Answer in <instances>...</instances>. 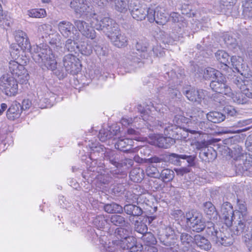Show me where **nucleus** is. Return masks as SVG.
Here are the masks:
<instances>
[{
  "instance_id": "14",
  "label": "nucleus",
  "mask_w": 252,
  "mask_h": 252,
  "mask_svg": "<svg viewBox=\"0 0 252 252\" xmlns=\"http://www.w3.org/2000/svg\"><path fill=\"white\" fill-rule=\"evenodd\" d=\"M137 1L131 0L129 3V11L132 17L138 21H141L147 17L149 21L150 8L138 5Z\"/></svg>"
},
{
  "instance_id": "44",
  "label": "nucleus",
  "mask_w": 252,
  "mask_h": 252,
  "mask_svg": "<svg viewBox=\"0 0 252 252\" xmlns=\"http://www.w3.org/2000/svg\"><path fill=\"white\" fill-rule=\"evenodd\" d=\"M94 42L93 41L92 43L83 42V44L81 45V46H79L78 50L83 55L86 56L91 55L93 52V46L94 47Z\"/></svg>"
},
{
  "instance_id": "21",
  "label": "nucleus",
  "mask_w": 252,
  "mask_h": 252,
  "mask_svg": "<svg viewBox=\"0 0 252 252\" xmlns=\"http://www.w3.org/2000/svg\"><path fill=\"white\" fill-rule=\"evenodd\" d=\"M159 233V238L165 245H171L174 242V240L177 239L174 230L170 226L165 227L160 230Z\"/></svg>"
},
{
  "instance_id": "60",
  "label": "nucleus",
  "mask_w": 252,
  "mask_h": 252,
  "mask_svg": "<svg viewBox=\"0 0 252 252\" xmlns=\"http://www.w3.org/2000/svg\"><path fill=\"white\" fill-rule=\"evenodd\" d=\"M60 34L54 31V33L51 34L50 37H49L50 38V43L51 45H57V43L60 41Z\"/></svg>"
},
{
  "instance_id": "36",
  "label": "nucleus",
  "mask_w": 252,
  "mask_h": 252,
  "mask_svg": "<svg viewBox=\"0 0 252 252\" xmlns=\"http://www.w3.org/2000/svg\"><path fill=\"white\" fill-rule=\"evenodd\" d=\"M129 177L134 182H140L144 178L143 170L140 168H133L130 172Z\"/></svg>"
},
{
  "instance_id": "57",
  "label": "nucleus",
  "mask_w": 252,
  "mask_h": 252,
  "mask_svg": "<svg viewBox=\"0 0 252 252\" xmlns=\"http://www.w3.org/2000/svg\"><path fill=\"white\" fill-rule=\"evenodd\" d=\"M183 155H178L176 154H171L169 155V161L175 165H179L180 163V159H182Z\"/></svg>"
},
{
  "instance_id": "18",
  "label": "nucleus",
  "mask_w": 252,
  "mask_h": 252,
  "mask_svg": "<svg viewBox=\"0 0 252 252\" xmlns=\"http://www.w3.org/2000/svg\"><path fill=\"white\" fill-rule=\"evenodd\" d=\"M113 32L108 33L107 36L112 44L118 48L124 47L127 44V38L125 34L119 30V27H114Z\"/></svg>"
},
{
  "instance_id": "15",
  "label": "nucleus",
  "mask_w": 252,
  "mask_h": 252,
  "mask_svg": "<svg viewBox=\"0 0 252 252\" xmlns=\"http://www.w3.org/2000/svg\"><path fill=\"white\" fill-rule=\"evenodd\" d=\"M234 83L246 96L252 98V75L250 73L243 78L235 79Z\"/></svg>"
},
{
  "instance_id": "9",
  "label": "nucleus",
  "mask_w": 252,
  "mask_h": 252,
  "mask_svg": "<svg viewBox=\"0 0 252 252\" xmlns=\"http://www.w3.org/2000/svg\"><path fill=\"white\" fill-rule=\"evenodd\" d=\"M91 24L96 30L103 31L107 36L108 33L113 32L114 27H118V24L112 19L109 17L102 18L95 14L91 18Z\"/></svg>"
},
{
  "instance_id": "28",
  "label": "nucleus",
  "mask_w": 252,
  "mask_h": 252,
  "mask_svg": "<svg viewBox=\"0 0 252 252\" xmlns=\"http://www.w3.org/2000/svg\"><path fill=\"white\" fill-rule=\"evenodd\" d=\"M203 210L206 217L211 220H218V214L215 206L211 202L204 203Z\"/></svg>"
},
{
  "instance_id": "19",
  "label": "nucleus",
  "mask_w": 252,
  "mask_h": 252,
  "mask_svg": "<svg viewBox=\"0 0 252 252\" xmlns=\"http://www.w3.org/2000/svg\"><path fill=\"white\" fill-rule=\"evenodd\" d=\"M184 94L187 98L191 101L200 103L202 99H204L207 94V91L202 89H195V88H186L184 89Z\"/></svg>"
},
{
  "instance_id": "41",
  "label": "nucleus",
  "mask_w": 252,
  "mask_h": 252,
  "mask_svg": "<svg viewBox=\"0 0 252 252\" xmlns=\"http://www.w3.org/2000/svg\"><path fill=\"white\" fill-rule=\"evenodd\" d=\"M130 230L123 227L117 228L115 231V235L116 237L115 240H124L127 239L129 236Z\"/></svg>"
},
{
  "instance_id": "49",
  "label": "nucleus",
  "mask_w": 252,
  "mask_h": 252,
  "mask_svg": "<svg viewBox=\"0 0 252 252\" xmlns=\"http://www.w3.org/2000/svg\"><path fill=\"white\" fill-rule=\"evenodd\" d=\"M141 239L147 245H155L157 242L154 236L150 232H147L143 235Z\"/></svg>"
},
{
  "instance_id": "40",
  "label": "nucleus",
  "mask_w": 252,
  "mask_h": 252,
  "mask_svg": "<svg viewBox=\"0 0 252 252\" xmlns=\"http://www.w3.org/2000/svg\"><path fill=\"white\" fill-rule=\"evenodd\" d=\"M227 96L231 98L234 102L237 104H245L248 101V97L243 94L242 91H241V92L236 93L235 94L232 92V95L231 96Z\"/></svg>"
},
{
  "instance_id": "51",
  "label": "nucleus",
  "mask_w": 252,
  "mask_h": 252,
  "mask_svg": "<svg viewBox=\"0 0 252 252\" xmlns=\"http://www.w3.org/2000/svg\"><path fill=\"white\" fill-rule=\"evenodd\" d=\"M135 229L137 232L142 234V235L147 233L148 231L147 225L142 221H136L135 222Z\"/></svg>"
},
{
  "instance_id": "62",
  "label": "nucleus",
  "mask_w": 252,
  "mask_h": 252,
  "mask_svg": "<svg viewBox=\"0 0 252 252\" xmlns=\"http://www.w3.org/2000/svg\"><path fill=\"white\" fill-rule=\"evenodd\" d=\"M90 3L100 8H103L107 5L106 0H89Z\"/></svg>"
},
{
  "instance_id": "7",
  "label": "nucleus",
  "mask_w": 252,
  "mask_h": 252,
  "mask_svg": "<svg viewBox=\"0 0 252 252\" xmlns=\"http://www.w3.org/2000/svg\"><path fill=\"white\" fill-rule=\"evenodd\" d=\"M188 119L182 115H177L173 120L174 124L170 123H161L155 119L157 125L154 127L159 126L164 128V133L176 138V135H178L182 129L184 131Z\"/></svg>"
},
{
  "instance_id": "47",
  "label": "nucleus",
  "mask_w": 252,
  "mask_h": 252,
  "mask_svg": "<svg viewBox=\"0 0 252 252\" xmlns=\"http://www.w3.org/2000/svg\"><path fill=\"white\" fill-rule=\"evenodd\" d=\"M110 222L116 226H123L125 224V218L120 215H114L110 218Z\"/></svg>"
},
{
  "instance_id": "1",
  "label": "nucleus",
  "mask_w": 252,
  "mask_h": 252,
  "mask_svg": "<svg viewBox=\"0 0 252 252\" xmlns=\"http://www.w3.org/2000/svg\"><path fill=\"white\" fill-rule=\"evenodd\" d=\"M14 35L21 49L24 52H29L36 63L41 66H47L52 69L55 68L56 62L51 48L47 44L31 46L27 34L22 30L15 31Z\"/></svg>"
},
{
  "instance_id": "45",
  "label": "nucleus",
  "mask_w": 252,
  "mask_h": 252,
  "mask_svg": "<svg viewBox=\"0 0 252 252\" xmlns=\"http://www.w3.org/2000/svg\"><path fill=\"white\" fill-rule=\"evenodd\" d=\"M94 224L98 229H102L107 223V219L104 215L96 216L94 220Z\"/></svg>"
},
{
  "instance_id": "34",
  "label": "nucleus",
  "mask_w": 252,
  "mask_h": 252,
  "mask_svg": "<svg viewBox=\"0 0 252 252\" xmlns=\"http://www.w3.org/2000/svg\"><path fill=\"white\" fill-rule=\"evenodd\" d=\"M222 73L212 67L206 68L203 72V77L206 80L216 79Z\"/></svg>"
},
{
  "instance_id": "37",
  "label": "nucleus",
  "mask_w": 252,
  "mask_h": 252,
  "mask_svg": "<svg viewBox=\"0 0 252 252\" xmlns=\"http://www.w3.org/2000/svg\"><path fill=\"white\" fill-rule=\"evenodd\" d=\"M27 15L31 18H41L45 17L47 13L43 8H35L27 10Z\"/></svg>"
},
{
  "instance_id": "61",
  "label": "nucleus",
  "mask_w": 252,
  "mask_h": 252,
  "mask_svg": "<svg viewBox=\"0 0 252 252\" xmlns=\"http://www.w3.org/2000/svg\"><path fill=\"white\" fill-rule=\"evenodd\" d=\"M167 92L169 96L172 99L178 97L180 95V93L177 88H169Z\"/></svg>"
},
{
  "instance_id": "38",
  "label": "nucleus",
  "mask_w": 252,
  "mask_h": 252,
  "mask_svg": "<svg viewBox=\"0 0 252 252\" xmlns=\"http://www.w3.org/2000/svg\"><path fill=\"white\" fill-rule=\"evenodd\" d=\"M104 209L105 212L110 214H121L123 212V207L116 203L106 204L104 206Z\"/></svg>"
},
{
  "instance_id": "26",
  "label": "nucleus",
  "mask_w": 252,
  "mask_h": 252,
  "mask_svg": "<svg viewBox=\"0 0 252 252\" xmlns=\"http://www.w3.org/2000/svg\"><path fill=\"white\" fill-rule=\"evenodd\" d=\"M21 113L20 103L15 101L12 103L6 111V117L10 121H14L20 117Z\"/></svg>"
},
{
  "instance_id": "31",
  "label": "nucleus",
  "mask_w": 252,
  "mask_h": 252,
  "mask_svg": "<svg viewBox=\"0 0 252 252\" xmlns=\"http://www.w3.org/2000/svg\"><path fill=\"white\" fill-rule=\"evenodd\" d=\"M205 114L202 111H198L197 119H196V121H197V125H194L193 126L195 129L199 130V132H197V133L201 134V130L206 131L209 127L208 123L201 121L202 118L205 117Z\"/></svg>"
},
{
  "instance_id": "17",
  "label": "nucleus",
  "mask_w": 252,
  "mask_h": 252,
  "mask_svg": "<svg viewBox=\"0 0 252 252\" xmlns=\"http://www.w3.org/2000/svg\"><path fill=\"white\" fill-rule=\"evenodd\" d=\"M231 65L235 71L240 73L241 76L237 77L238 78H243L247 76L249 72V66L244 62V59L240 56H233L231 58Z\"/></svg>"
},
{
  "instance_id": "13",
  "label": "nucleus",
  "mask_w": 252,
  "mask_h": 252,
  "mask_svg": "<svg viewBox=\"0 0 252 252\" xmlns=\"http://www.w3.org/2000/svg\"><path fill=\"white\" fill-rule=\"evenodd\" d=\"M210 87L214 92L227 96L232 95L231 88L226 84L225 77L221 74L216 79L213 80L210 83Z\"/></svg>"
},
{
  "instance_id": "30",
  "label": "nucleus",
  "mask_w": 252,
  "mask_h": 252,
  "mask_svg": "<svg viewBox=\"0 0 252 252\" xmlns=\"http://www.w3.org/2000/svg\"><path fill=\"white\" fill-rule=\"evenodd\" d=\"M194 241L197 246L201 250L208 251L211 248L210 242L200 235H196L194 236Z\"/></svg>"
},
{
  "instance_id": "64",
  "label": "nucleus",
  "mask_w": 252,
  "mask_h": 252,
  "mask_svg": "<svg viewBox=\"0 0 252 252\" xmlns=\"http://www.w3.org/2000/svg\"><path fill=\"white\" fill-rule=\"evenodd\" d=\"M142 250V245L136 244L134 243L133 246L129 248L127 252H141Z\"/></svg>"
},
{
  "instance_id": "11",
  "label": "nucleus",
  "mask_w": 252,
  "mask_h": 252,
  "mask_svg": "<svg viewBox=\"0 0 252 252\" xmlns=\"http://www.w3.org/2000/svg\"><path fill=\"white\" fill-rule=\"evenodd\" d=\"M235 159L236 172L244 175H252V157L250 155L242 154L234 158Z\"/></svg>"
},
{
  "instance_id": "2",
  "label": "nucleus",
  "mask_w": 252,
  "mask_h": 252,
  "mask_svg": "<svg viewBox=\"0 0 252 252\" xmlns=\"http://www.w3.org/2000/svg\"><path fill=\"white\" fill-rule=\"evenodd\" d=\"M246 214L247 207L244 204L239 203L238 209L234 211L231 203L224 202L220 207V217L227 227H232L231 231L234 234L239 235L245 229Z\"/></svg>"
},
{
  "instance_id": "58",
  "label": "nucleus",
  "mask_w": 252,
  "mask_h": 252,
  "mask_svg": "<svg viewBox=\"0 0 252 252\" xmlns=\"http://www.w3.org/2000/svg\"><path fill=\"white\" fill-rule=\"evenodd\" d=\"M153 52L154 55L157 57H162L165 54L164 49L158 44L153 47Z\"/></svg>"
},
{
  "instance_id": "33",
  "label": "nucleus",
  "mask_w": 252,
  "mask_h": 252,
  "mask_svg": "<svg viewBox=\"0 0 252 252\" xmlns=\"http://www.w3.org/2000/svg\"><path fill=\"white\" fill-rule=\"evenodd\" d=\"M130 3L128 0H117L114 2V8L118 12L125 13L128 9L129 10Z\"/></svg>"
},
{
  "instance_id": "32",
  "label": "nucleus",
  "mask_w": 252,
  "mask_h": 252,
  "mask_svg": "<svg viewBox=\"0 0 252 252\" xmlns=\"http://www.w3.org/2000/svg\"><path fill=\"white\" fill-rule=\"evenodd\" d=\"M209 121L214 123H219L223 121L225 116L222 113L217 111H212L205 115Z\"/></svg>"
},
{
  "instance_id": "5",
  "label": "nucleus",
  "mask_w": 252,
  "mask_h": 252,
  "mask_svg": "<svg viewBox=\"0 0 252 252\" xmlns=\"http://www.w3.org/2000/svg\"><path fill=\"white\" fill-rule=\"evenodd\" d=\"M53 55H54L53 54ZM54 56L55 57V56ZM54 59H55V57ZM55 61H56V60H55ZM63 62L64 69L57 68V63H56V67L53 69L49 68L47 66L45 67L48 69L53 71L54 73L59 79L64 78L67 75V73L75 74L78 73L81 70V64L80 61L73 54H69L66 55L63 57Z\"/></svg>"
},
{
  "instance_id": "12",
  "label": "nucleus",
  "mask_w": 252,
  "mask_h": 252,
  "mask_svg": "<svg viewBox=\"0 0 252 252\" xmlns=\"http://www.w3.org/2000/svg\"><path fill=\"white\" fill-rule=\"evenodd\" d=\"M8 72L12 77L17 78L21 83H26L29 79V74L24 65L20 64L17 61L11 60L8 63Z\"/></svg>"
},
{
  "instance_id": "56",
  "label": "nucleus",
  "mask_w": 252,
  "mask_h": 252,
  "mask_svg": "<svg viewBox=\"0 0 252 252\" xmlns=\"http://www.w3.org/2000/svg\"><path fill=\"white\" fill-rule=\"evenodd\" d=\"M223 40L227 46H232V47H234L236 44L235 38H233L227 33H226L224 35Z\"/></svg>"
},
{
  "instance_id": "53",
  "label": "nucleus",
  "mask_w": 252,
  "mask_h": 252,
  "mask_svg": "<svg viewBox=\"0 0 252 252\" xmlns=\"http://www.w3.org/2000/svg\"><path fill=\"white\" fill-rule=\"evenodd\" d=\"M126 201L129 203H133L137 202L138 199V194L135 193L127 191L125 195Z\"/></svg>"
},
{
  "instance_id": "29",
  "label": "nucleus",
  "mask_w": 252,
  "mask_h": 252,
  "mask_svg": "<svg viewBox=\"0 0 252 252\" xmlns=\"http://www.w3.org/2000/svg\"><path fill=\"white\" fill-rule=\"evenodd\" d=\"M119 128L116 127L113 128V126L109 127V129H101L99 131L98 137L102 142H105L107 140L112 138L114 135H116L119 132Z\"/></svg>"
},
{
  "instance_id": "25",
  "label": "nucleus",
  "mask_w": 252,
  "mask_h": 252,
  "mask_svg": "<svg viewBox=\"0 0 252 252\" xmlns=\"http://www.w3.org/2000/svg\"><path fill=\"white\" fill-rule=\"evenodd\" d=\"M167 137H164L160 135L155 136V144L159 148L167 149L175 143V137L165 134Z\"/></svg>"
},
{
  "instance_id": "59",
  "label": "nucleus",
  "mask_w": 252,
  "mask_h": 252,
  "mask_svg": "<svg viewBox=\"0 0 252 252\" xmlns=\"http://www.w3.org/2000/svg\"><path fill=\"white\" fill-rule=\"evenodd\" d=\"M20 48L19 46V45L17 44H12L10 45V55L13 58H15L16 56H18L20 53V50L19 48Z\"/></svg>"
},
{
  "instance_id": "20",
  "label": "nucleus",
  "mask_w": 252,
  "mask_h": 252,
  "mask_svg": "<svg viewBox=\"0 0 252 252\" xmlns=\"http://www.w3.org/2000/svg\"><path fill=\"white\" fill-rule=\"evenodd\" d=\"M114 156V152L111 151H107L105 155L106 159L109 160L110 162L117 168L121 169L123 168L122 170H126L131 167L133 164V160L129 158H126L122 160L121 162H118Z\"/></svg>"
},
{
  "instance_id": "4",
  "label": "nucleus",
  "mask_w": 252,
  "mask_h": 252,
  "mask_svg": "<svg viewBox=\"0 0 252 252\" xmlns=\"http://www.w3.org/2000/svg\"><path fill=\"white\" fill-rule=\"evenodd\" d=\"M138 110L141 113L142 119L137 117H135L133 119L131 118H123L121 121L122 125L125 127L131 125L136 128H140L142 124L146 122L150 126L154 127L157 125V122L155 121L154 117L150 115V113L155 111L163 112V108L161 104H158V106H155L152 104L151 107L147 106L145 108L140 105L138 106Z\"/></svg>"
},
{
  "instance_id": "3",
  "label": "nucleus",
  "mask_w": 252,
  "mask_h": 252,
  "mask_svg": "<svg viewBox=\"0 0 252 252\" xmlns=\"http://www.w3.org/2000/svg\"><path fill=\"white\" fill-rule=\"evenodd\" d=\"M186 216L187 225L193 231L200 232L206 228L207 235L213 242L218 245L228 246L233 243L232 239L224 236L221 231L217 230L213 222L208 221L205 224L200 215L188 213Z\"/></svg>"
},
{
  "instance_id": "27",
  "label": "nucleus",
  "mask_w": 252,
  "mask_h": 252,
  "mask_svg": "<svg viewBox=\"0 0 252 252\" xmlns=\"http://www.w3.org/2000/svg\"><path fill=\"white\" fill-rule=\"evenodd\" d=\"M134 146V141L132 137L119 138L115 144V148L124 152H129Z\"/></svg>"
},
{
  "instance_id": "24",
  "label": "nucleus",
  "mask_w": 252,
  "mask_h": 252,
  "mask_svg": "<svg viewBox=\"0 0 252 252\" xmlns=\"http://www.w3.org/2000/svg\"><path fill=\"white\" fill-rule=\"evenodd\" d=\"M70 6L76 13L84 14L89 12L91 7L87 0H73L71 1Z\"/></svg>"
},
{
  "instance_id": "54",
  "label": "nucleus",
  "mask_w": 252,
  "mask_h": 252,
  "mask_svg": "<svg viewBox=\"0 0 252 252\" xmlns=\"http://www.w3.org/2000/svg\"><path fill=\"white\" fill-rule=\"evenodd\" d=\"M53 99H54V96L51 97L49 99L43 97H41L39 100V105L40 107L41 108H44L52 105L53 104H51V103Z\"/></svg>"
},
{
  "instance_id": "52",
  "label": "nucleus",
  "mask_w": 252,
  "mask_h": 252,
  "mask_svg": "<svg viewBox=\"0 0 252 252\" xmlns=\"http://www.w3.org/2000/svg\"><path fill=\"white\" fill-rule=\"evenodd\" d=\"M191 145L197 150L203 151L208 147L209 143L205 141H195L191 143Z\"/></svg>"
},
{
  "instance_id": "63",
  "label": "nucleus",
  "mask_w": 252,
  "mask_h": 252,
  "mask_svg": "<svg viewBox=\"0 0 252 252\" xmlns=\"http://www.w3.org/2000/svg\"><path fill=\"white\" fill-rule=\"evenodd\" d=\"M174 171L178 175L183 176L190 172V169L187 167L174 168Z\"/></svg>"
},
{
  "instance_id": "6",
  "label": "nucleus",
  "mask_w": 252,
  "mask_h": 252,
  "mask_svg": "<svg viewBox=\"0 0 252 252\" xmlns=\"http://www.w3.org/2000/svg\"><path fill=\"white\" fill-rule=\"evenodd\" d=\"M106 237L102 236L99 238V242L103 247L102 251L106 252H119L122 251L123 252H127L136 242L135 238L130 237L124 240H113L107 244Z\"/></svg>"
},
{
  "instance_id": "35",
  "label": "nucleus",
  "mask_w": 252,
  "mask_h": 252,
  "mask_svg": "<svg viewBox=\"0 0 252 252\" xmlns=\"http://www.w3.org/2000/svg\"><path fill=\"white\" fill-rule=\"evenodd\" d=\"M190 117L191 119H188L184 131L186 132H189L192 134L199 132V130L195 129L193 126L194 125H197V121L196 120L197 116H191Z\"/></svg>"
},
{
  "instance_id": "50",
  "label": "nucleus",
  "mask_w": 252,
  "mask_h": 252,
  "mask_svg": "<svg viewBox=\"0 0 252 252\" xmlns=\"http://www.w3.org/2000/svg\"><path fill=\"white\" fill-rule=\"evenodd\" d=\"M169 18L175 23L173 28H176V26H178L179 29H181L180 25L181 24V22L182 21V17L179 13L176 12L171 13L169 17Z\"/></svg>"
},
{
  "instance_id": "10",
  "label": "nucleus",
  "mask_w": 252,
  "mask_h": 252,
  "mask_svg": "<svg viewBox=\"0 0 252 252\" xmlns=\"http://www.w3.org/2000/svg\"><path fill=\"white\" fill-rule=\"evenodd\" d=\"M0 88L7 96H15L18 94V84L17 80L8 74L0 78Z\"/></svg>"
},
{
  "instance_id": "16",
  "label": "nucleus",
  "mask_w": 252,
  "mask_h": 252,
  "mask_svg": "<svg viewBox=\"0 0 252 252\" xmlns=\"http://www.w3.org/2000/svg\"><path fill=\"white\" fill-rule=\"evenodd\" d=\"M169 20V16L165 12V9L160 6L155 8H150L149 22L153 23L155 21L159 25H164Z\"/></svg>"
},
{
  "instance_id": "23",
  "label": "nucleus",
  "mask_w": 252,
  "mask_h": 252,
  "mask_svg": "<svg viewBox=\"0 0 252 252\" xmlns=\"http://www.w3.org/2000/svg\"><path fill=\"white\" fill-rule=\"evenodd\" d=\"M58 28L61 34L65 38H72L74 35L75 26L69 21L60 22Z\"/></svg>"
},
{
  "instance_id": "8",
  "label": "nucleus",
  "mask_w": 252,
  "mask_h": 252,
  "mask_svg": "<svg viewBox=\"0 0 252 252\" xmlns=\"http://www.w3.org/2000/svg\"><path fill=\"white\" fill-rule=\"evenodd\" d=\"M147 43L142 41L137 42L135 48L136 52H129L126 55V63L130 66H135L140 63L143 59H147L150 56V54L147 52Z\"/></svg>"
},
{
  "instance_id": "39",
  "label": "nucleus",
  "mask_w": 252,
  "mask_h": 252,
  "mask_svg": "<svg viewBox=\"0 0 252 252\" xmlns=\"http://www.w3.org/2000/svg\"><path fill=\"white\" fill-rule=\"evenodd\" d=\"M54 31L52 27L48 24L41 25L38 28V32L42 35V36L45 37H50L51 34L54 33Z\"/></svg>"
},
{
  "instance_id": "55",
  "label": "nucleus",
  "mask_w": 252,
  "mask_h": 252,
  "mask_svg": "<svg viewBox=\"0 0 252 252\" xmlns=\"http://www.w3.org/2000/svg\"><path fill=\"white\" fill-rule=\"evenodd\" d=\"M94 50L98 56H105L107 55L108 52L106 48H103L99 45H97L96 42H94Z\"/></svg>"
},
{
  "instance_id": "43",
  "label": "nucleus",
  "mask_w": 252,
  "mask_h": 252,
  "mask_svg": "<svg viewBox=\"0 0 252 252\" xmlns=\"http://www.w3.org/2000/svg\"><path fill=\"white\" fill-rule=\"evenodd\" d=\"M180 239L182 244L188 250L191 247L192 244L193 243L194 239L190 235L187 233H182L180 236Z\"/></svg>"
},
{
  "instance_id": "46",
  "label": "nucleus",
  "mask_w": 252,
  "mask_h": 252,
  "mask_svg": "<svg viewBox=\"0 0 252 252\" xmlns=\"http://www.w3.org/2000/svg\"><path fill=\"white\" fill-rule=\"evenodd\" d=\"M65 49L70 52H75L76 49L79 48V45L75 41V38L73 37L68 39L65 43Z\"/></svg>"
},
{
  "instance_id": "42",
  "label": "nucleus",
  "mask_w": 252,
  "mask_h": 252,
  "mask_svg": "<svg viewBox=\"0 0 252 252\" xmlns=\"http://www.w3.org/2000/svg\"><path fill=\"white\" fill-rule=\"evenodd\" d=\"M215 57L218 61L220 63L223 64L226 67H227V63L228 62L229 55L227 53L223 50H219L215 53Z\"/></svg>"
},
{
  "instance_id": "48",
  "label": "nucleus",
  "mask_w": 252,
  "mask_h": 252,
  "mask_svg": "<svg viewBox=\"0 0 252 252\" xmlns=\"http://www.w3.org/2000/svg\"><path fill=\"white\" fill-rule=\"evenodd\" d=\"M160 177L165 182L171 181L174 177V171L169 169H164L160 173Z\"/></svg>"
},
{
  "instance_id": "22",
  "label": "nucleus",
  "mask_w": 252,
  "mask_h": 252,
  "mask_svg": "<svg viewBox=\"0 0 252 252\" xmlns=\"http://www.w3.org/2000/svg\"><path fill=\"white\" fill-rule=\"evenodd\" d=\"M75 26L78 31L87 38L92 39L95 38V32L93 27H90L85 21L82 20H75L74 22Z\"/></svg>"
}]
</instances>
